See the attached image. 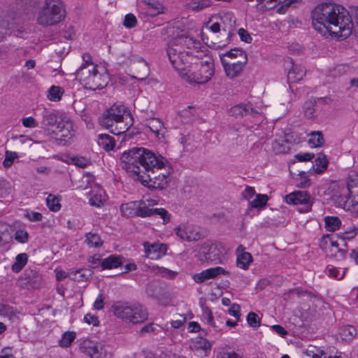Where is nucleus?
<instances>
[{
    "instance_id": "f257e3e1",
    "label": "nucleus",
    "mask_w": 358,
    "mask_h": 358,
    "mask_svg": "<svg viewBox=\"0 0 358 358\" xmlns=\"http://www.w3.org/2000/svg\"><path fill=\"white\" fill-rule=\"evenodd\" d=\"M198 33L188 31L173 38L166 48V55L172 67L178 76L189 84H205L215 74V62L208 47L220 50L226 47L229 39L227 37L219 42L210 43L201 33L202 42L196 37Z\"/></svg>"
},
{
    "instance_id": "f03ea898",
    "label": "nucleus",
    "mask_w": 358,
    "mask_h": 358,
    "mask_svg": "<svg viewBox=\"0 0 358 358\" xmlns=\"http://www.w3.org/2000/svg\"><path fill=\"white\" fill-rule=\"evenodd\" d=\"M120 164L131 177L150 189H165L172 181V169L167 160L143 147L124 151Z\"/></svg>"
},
{
    "instance_id": "7ed1b4c3",
    "label": "nucleus",
    "mask_w": 358,
    "mask_h": 358,
    "mask_svg": "<svg viewBox=\"0 0 358 358\" xmlns=\"http://www.w3.org/2000/svg\"><path fill=\"white\" fill-rule=\"evenodd\" d=\"M313 28L324 36L345 38L350 35L352 24L344 8L331 3L317 5L312 11Z\"/></svg>"
},
{
    "instance_id": "20e7f679",
    "label": "nucleus",
    "mask_w": 358,
    "mask_h": 358,
    "mask_svg": "<svg viewBox=\"0 0 358 358\" xmlns=\"http://www.w3.org/2000/svg\"><path fill=\"white\" fill-rule=\"evenodd\" d=\"M100 123L107 129H112L116 135L127 131L133 124V117L127 107L115 103L107 109L100 119Z\"/></svg>"
},
{
    "instance_id": "39448f33",
    "label": "nucleus",
    "mask_w": 358,
    "mask_h": 358,
    "mask_svg": "<svg viewBox=\"0 0 358 358\" xmlns=\"http://www.w3.org/2000/svg\"><path fill=\"white\" fill-rule=\"evenodd\" d=\"M229 252V248L222 242L208 239L196 246L194 257L201 263L224 264L228 261Z\"/></svg>"
},
{
    "instance_id": "423d86ee",
    "label": "nucleus",
    "mask_w": 358,
    "mask_h": 358,
    "mask_svg": "<svg viewBox=\"0 0 358 358\" xmlns=\"http://www.w3.org/2000/svg\"><path fill=\"white\" fill-rule=\"evenodd\" d=\"M43 122L50 137L58 144L65 145L71 140L73 126L69 118L50 113L44 116Z\"/></svg>"
},
{
    "instance_id": "0eeeda50",
    "label": "nucleus",
    "mask_w": 358,
    "mask_h": 358,
    "mask_svg": "<svg viewBox=\"0 0 358 358\" xmlns=\"http://www.w3.org/2000/svg\"><path fill=\"white\" fill-rule=\"evenodd\" d=\"M332 200L336 206L350 210L358 205V174L348 176L346 184L334 188Z\"/></svg>"
},
{
    "instance_id": "6e6552de",
    "label": "nucleus",
    "mask_w": 358,
    "mask_h": 358,
    "mask_svg": "<svg viewBox=\"0 0 358 358\" xmlns=\"http://www.w3.org/2000/svg\"><path fill=\"white\" fill-rule=\"evenodd\" d=\"M77 78L86 88L92 90L103 88L109 81L104 66L87 62L83 64L77 71Z\"/></svg>"
},
{
    "instance_id": "1a4fd4ad",
    "label": "nucleus",
    "mask_w": 358,
    "mask_h": 358,
    "mask_svg": "<svg viewBox=\"0 0 358 358\" xmlns=\"http://www.w3.org/2000/svg\"><path fill=\"white\" fill-rule=\"evenodd\" d=\"M65 16L62 0H45L36 14V22L42 26H52L60 22Z\"/></svg>"
},
{
    "instance_id": "9d476101",
    "label": "nucleus",
    "mask_w": 358,
    "mask_h": 358,
    "mask_svg": "<svg viewBox=\"0 0 358 358\" xmlns=\"http://www.w3.org/2000/svg\"><path fill=\"white\" fill-rule=\"evenodd\" d=\"M114 314L126 322L140 324L147 320V310L140 305H131L126 302H117L113 306Z\"/></svg>"
},
{
    "instance_id": "9b49d317",
    "label": "nucleus",
    "mask_w": 358,
    "mask_h": 358,
    "mask_svg": "<svg viewBox=\"0 0 358 358\" xmlns=\"http://www.w3.org/2000/svg\"><path fill=\"white\" fill-rule=\"evenodd\" d=\"M176 235L182 241L192 242L205 237V234L197 226L189 222H183L174 228Z\"/></svg>"
},
{
    "instance_id": "f8f14e48",
    "label": "nucleus",
    "mask_w": 358,
    "mask_h": 358,
    "mask_svg": "<svg viewBox=\"0 0 358 358\" xmlns=\"http://www.w3.org/2000/svg\"><path fill=\"white\" fill-rule=\"evenodd\" d=\"M320 247L324 250L329 256L338 261L343 260L346 257L347 250L341 248L337 241L331 235L327 234L322 237Z\"/></svg>"
},
{
    "instance_id": "ddd939ff",
    "label": "nucleus",
    "mask_w": 358,
    "mask_h": 358,
    "mask_svg": "<svg viewBox=\"0 0 358 358\" xmlns=\"http://www.w3.org/2000/svg\"><path fill=\"white\" fill-rule=\"evenodd\" d=\"M285 201L290 205H302L303 210H300V212L307 213L311 209L313 199L306 191H295L286 195Z\"/></svg>"
},
{
    "instance_id": "4468645a",
    "label": "nucleus",
    "mask_w": 358,
    "mask_h": 358,
    "mask_svg": "<svg viewBox=\"0 0 358 358\" xmlns=\"http://www.w3.org/2000/svg\"><path fill=\"white\" fill-rule=\"evenodd\" d=\"M261 113V108L251 101L240 103L232 106L229 110L230 115L236 118H241L248 115L255 117Z\"/></svg>"
},
{
    "instance_id": "2eb2a0df",
    "label": "nucleus",
    "mask_w": 358,
    "mask_h": 358,
    "mask_svg": "<svg viewBox=\"0 0 358 358\" xmlns=\"http://www.w3.org/2000/svg\"><path fill=\"white\" fill-rule=\"evenodd\" d=\"M229 271L226 270L224 268L215 266L208 268L199 273H194L192 275V278L196 283L201 284L206 280L215 279L220 275L229 276Z\"/></svg>"
},
{
    "instance_id": "dca6fc26",
    "label": "nucleus",
    "mask_w": 358,
    "mask_h": 358,
    "mask_svg": "<svg viewBox=\"0 0 358 358\" xmlns=\"http://www.w3.org/2000/svg\"><path fill=\"white\" fill-rule=\"evenodd\" d=\"M89 203L94 207L101 208L105 205L108 197L103 188L97 183L94 184L93 189L86 194Z\"/></svg>"
},
{
    "instance_id": "f3484780",
    "label": "nucleus",
    "mask_w": 358,
    "mask_h": 358,
    "mask_svg": "<svg viewBox=\"0 0 358 358\" xmlns=\"http://www.w3.org/2000/svg\"><path fill=\"white\" fill-rule=\"evenodd\" d=\"M303 358H342L337 354L333 355L329 348H319L309 345L303 351Z\"/></svg>"
},
{
    "instance_id": "a211bd4d",
    "label": "nucleus",
    "mask_w": 358,
    "mask_h": 358,
    "mask_svg": "<svg viewBox=\"0 0 358 358\" xmlns=\"http://www.w3.org/2000/svg\"><path fill=\"white\" fill-rule=\"evenodd\" d=\"M143 248L146 257L153 260L161 259L166 255L167 250L166 245L161 243L145 242L143 243Z\"/></svg>"
},
{
    "instance_id": "6ab92c4d",
    "label": "nucleus",
    "mask_w": 358,
    "mask_h": 358,
    "mask_svg": "<svg viewBox=\"0 0 358 358\" xmlns=\"http://www.w3.org/2000/svg\"><path fill=\"white\" fill-rule=\"evenodd\" d=\"M190 346L198 356L206 357L210 352L212 343L204 338L196 337L192 341Z\"/></svg>"
},
{
    "instance_id": "aec40b11",
    "label": "nucleus",
    "mask_w": 358,
    "mask_h": 358,
    "mask_svg": "<svg viewBox=\"0 0 358 358\" xmlns=\"http://www.w3.org/2000/svg\"><path fill=\"white\" fill-rule=\"evenodd\" d=\"M220 58L227 76L231 78L238 76L243 71L244 65L246 63V62L244 61H237L236 62L230 63L227 62L225 58H223L222 55H220Z\"/></svg>"
},
{
    "instance_id": "412c9836",
    "label": "nucleus",
    "mask_w": 358,
    "mask_h": 358,
    "mask_svg": "<svg viewBox=\"0 0 358 358\" xmlns=\"http://www.w3.org/2000/svg\"><path fill=\"white\" fill-rule=\"evenodd\" d=\"M138 203V216L141 217H148L155 215L154 208L157 202L155 199H148L141 201H137Z\"/></svg>"
},
{
    "instance_id": "4be33fe9",
    "label": "nucleus",
    "mask_w": 358,
    "mask_h": 358,
    "mask_svg": "<svg viewBox=\"0 0 358 358\" xmlns=\"http://www.w3.org/2000/svg\"><path fill=\"white\" fill-rule=\"evenodd\" d=\"M253 261L250 253L245 252L243 245H239L236 249V266L244 271L249 268Z\"/></svg>"
},
{
    "instance_id": "5701e85b",
    "label": "nucleus",
    "mask_w": 358,
    "mask_h": 358,
    "mask_svg": "<svg viewBox=\"0 0 358 358\" xmlns=\"http://www.w3.org/2000/svg\"><path fill=\"white\" fill-rule=\"evenodd\" d=\"M106 347L101 343H91L88 353L91 358H110L111 355Z\"/></svg>"
},
{
    "instance_id": "b1692460",
    "label": "nucleus",
    "mask_w": 358,
    "mask_h": 358,
    "mask_svg": "<svg viewBox=\"0 0 358 358\" xmlns=\"http://www.w3.org/2000/svg\"><path fill=\"white\" fill-rule=\"evenodd\" d=\"M305 74L306 69L303 66L292 64L287 73V80L291 83H297L303 78Z\"/></svg>"
},
{
    "instance_id": "393cba45",
    "label": "nucleus",
    "mask_w": 358,
    "mask_h": 358,
    "mask_svg": "<svg viewBox=\"0 0 358 358\" xmlns=\"http://www.w3.org/2000/svg\"><path fill=\"white\" fill-rule=\"evenodd\" d=\"M148 127L159 140L163 139L165 134V128L163 122L158 118H152L148 122Z\"/></svg>"
},
{
    "instance_id": "a878e982",
    "label": "nucleus",
    "mask_w": 358,
    "mask_h": 358,
    "mask_svg": "<svg viewBox=\"0 0 358 358\" xmlns=\"http://www.w3.org/2000/svg\"><path fill=\"white\" fill-rule=\"evenodd\" d=\"M329 160L327 156L323 153H319L315 160V166H313L310 171H313L315 174L323 173L328 167Z\"/></svg>"
},
{
    "instance_id": "bb28decb",
    "label": "nucleus",
    "mask_w": 358,
    "mask_h": 358,
    "mask_svg": "<svg viewBox=\"0 0 358 358\" xmlns=\"http://www.w3.org/2000/svg\"><path fill=\"white\" fill-rule=\"evenodd\" d=\"M298 2V0H266L268 4H272L270 8H276L279 14H283L287 9L293 4Z\"/></svg>"
},
{
    "instance_id": "cd10ccee",
    "label": "nucleus",
    "mask_w": 358,
    "mask_h": 358,
    "mask_svg": "<svg viewBox=\"0 0 358 358\" xmlns=\"http://www.w3.org/2000/svg\"><path fill=\"white\" fill-rule=\"evenodd\" d=\"M357 334L355 328L351 325L341 327L337 333V338L344 341H351Z\"/></svg>"
},
{
    "instance_id": "c85d7f7f",
    "label": "nucleus",
    "mask_w": 358,
    "mask_h": 358,
    "mask_svg": "<svg viewBox=\"0 0 358 358\" xmlns=\"http://www.w3.org/2000/svg\"><path fill=\"white\" fill-rule=\"evenodd\" d=\"M55 272L56 278L57 280H63L67 277H69L70 278L75 280H82L86 277V275L83 273V270H78L76 271H71L70 273H66V271L62 270H56Z\"/></svg>"
},
{
    "instance_id": "c756f323",
    "label": "nucleus",
    "mask_w": 358,
    "mask_h": 358,
    "mask_svg": "<svg viewBox=\"0 0 358 358\" xmlns=\"http://www.w3.org/2000/svg\"><path fill=\"white\" fill-rule=\"evenodd\" d=\"M120 212L122 215L127 217L138 216L137 201H130L121 205Z\"/></svg>"
},
{
    "instance_id": "7c9ffc66",
    "label": "nucleus",
    "mask_w": 358,
    "mask_h": 358,
    "mask_svg": "<svg viewBox=\"0 0 358 358\" xmlns=\"http://www.w3.org/2000/svg\"><path fill=\"white\" fill-rule=\"evenodd\" d=\"M268 196L266 194H256L254 199L250 201L248 207L250 208L263 209L267 204Z\"/></svg>"
},
{
    "instance_id": "2f4dec72",
    "label": "nucleus",
    "mask_w": 358,
    "mask_h": 358,
    "mask_svg": "<svg viewBox=\"0 0 358 358\" xmlns=\"http://www.w3.org/2000/svg\"><path fill=\"white\" fill-rule=\"evenodd\" d=\"M97 143L106 151L112 150L115 144L114 138L108 134H99Z\"/></svg>"
},
{
    "instance_id": "473e14b6",
    "label": "nucleus",
    "mask_w": 358,
    "mask_h": 358,
    "mask_svg": "<svg viewBox=\"0 0 358 358\" xmlns=\"http://www.w3.org/2000/svg\"><path fill=\"white\" fill-rule=\"evenodd\" d=\"M64 93L63 87L57 85H52L47 91V99L50 101L57 102L62 99Z\"/></svg>"
},
{
    "instance_id": "72a5a7b5",
    "label": "nucleus",
    "mask_w": 358,
    "mask_h": 358,
    "mask_svg": "<svg viewBox=\"0 0 358 358\" xmlns=\"http://www.w3.org/2000/svg\"><path fill=\"white\" fill-rule=\"evenodd\" d=\"M121 264V257L118 255H113L103 259L101 266L103 269H112L117 268Z\"/></svg>"
},
{
    "instance_id": "f704fd0d",
    "label": "nucleus",
    "mask_w": 358,
    "mask_h": 358,
    "mask_svg": "<svg viewBox=\"0 0 358 358\" xmlns=\"http://www.w3.org/2000/svg\"><path fill=\"white\" fill-rule=\"evenodd\" d=\"M347 270V268H341L329 265L326 268V273L330 278L341 280L345 276Z\"/></svg>"
},
{
    "instance_id": "c9c22d12",
    "label": "nucleus",
    "mask_w": 358,
    "mask_h": 358,
    "mask_svg": "<svg viewBox=\"0 0 358 358\" xmlns=\"http://www.w3.org/2000/svg\"><path fill=\"white\" fill-rule=\"evenodd\" d=\"M85 242L90 248H100L103 245V241L99 235L94 232L85 234Z\"/></svg>"
},
{
    "instance_id": "e433bc0d",
    "label": "nucleus",
    "mask_w": 358,
    "mask_h": 358,
    "mask_svg": "<svg viewBox=\"0 0 358 358\" xmlns=\"http://www.w3.org/2000/svg\"><path fill=\"white\" fill-rule=\"evenodd\" d=\"M324 224L327 231L334 232L339 229L341 221L338 217L327 216L324 217Z\"/></svg>"
},
{
    "instance_id": "4c0bfd02",
    "label": "nucleus",
    "mask_w": 358,
    "mask_h": 358,
    "mask_svg": "<svg viewBox=\"0 0 358 358\" xmlns=\"http://www.w3.org/2000/svg\"><path fill=\"white\" fill-rule=\"evenodd\" d=\"M324 140L320 131H313L310 134L308 144L310 148H319L323 145Z\"/></svg>"
},
{
    "instance_id": "58836bf2",
    "label": "nucleus",
    "mask_w": 358,
    "mask_h": 358,
    "mask_svg": "<svg viewBox=\"0 0 358 358\" xmlns=\"http://www.w3.org/2000/svg\"><path fill=\"white\" fill-rule=\"evenodd\" d=\"M28 256L26 253H20L15 257V261L12 265V271L15 273H19L27 264Z\"/></svg>"
},
{
    "instance_id": "ea45409f",
    "label": "nucleus",
    "mask_w": 358,
    "mask_h": 358,
    "mask_svg": "<svg viewBox=\"0 0 358 358\" xmlns=\"http://www.w3.org/2000/svg\"><path fill=\"white\" fill-rule=\"evenodd\" d=\"M220 55H222L223 58L229 57L231 59H239L238 61H247V55L245 52L238 48L231 49L229 51L226 52L225 53H221Z\"/></svg>"
},
{
    "instance_id": "a19ab883",
    "label": "nucleus",
    "mask_w": 358,
    "mask_h": 358,
    "mask_svg": "<svg viewBox=\"0 0 358 358\" xmlns=\"http://www.w3.org/2000/svg\"><path fill=\"white\" fill-rule=\"evenodd\" d=\"M46 205L48 209L52 212H58L61 209L60 199L58 196L50 194L46 198Z\"/></svg>"
},
{
    "instance_id": "79ce46f5",
    "label": "nucleus",
    "mask_w": 358,
    "mask_h": 358,
    "mask_svg": "<svg viewBox=\"0 0 358 358\" xmlns=\"http://www.w3.org/2000/svg\"><path fill=\"white\" fill-rule=\"evenodd\" d=\"M149 268L155 273L156 274H159L162 277H165L167 278H173L176 277L177 273L176 271L169 270L164 267H159L157 265L153 264L152 266H149Z\"/></svg>"
},
{
    "instance_id": "37998d69",
    "label": "nucleus",
    "mask_w": 358,
    "mask_h": 358,
    "mask_svg": "<svg viewBox=\"0 0 358 358\" xmlns=\"http://www.w3.org/2000/svg\"><path fill=\"white\" fill-rule=\"evenodd\" d=\"M75 338L76 333L74 331H66L62 334L59 345L62 348H68L71 345Z\"/></svg>"
},
{
    "instance_id": "c03bdc74",
    "label": "nucleus",
    "mask_w": 358,
    "mask_h": 358,
    "mask_svg": "<svg viewBox=\"0 0 358 358\" xmlns=\"http://www.w3.org/2000/svg\"><path fill=\"white\" fill-rule=\"evenodd\" d=\"M19 157L18 153L14 151L6 150L5 152V158L3 161V166L4 168H10L14 161Z\"/></svg>"
},
{
    "instance_id": "a18cd8bd",
    "label": "nucleus",
    "mask_w": 358,
    "mask_h": 358,
    "mask_svg": "<svg viewBox=\"0 0 358 358\" xmlns=\"http://www.w3.org/2000/svg\"><path fill=\"white\" fill-rule=\"evenodd\" d=\"M202 319L209 326L215 327V322L211 310L206 306L202 307Z\"/></svg>"
},
{
    "instance_id": "49530a36",
    "label": "nucleus",
    "mask_w": 358,
    "mask_h": 358,
    "mask_svg": "<svg viewBox=\"0 0 358 358\" xmlns=\"http://www.w3.org/2000/svg\"><path fill=\"white\" fill-rule=\"evenodd\" d=\"M82 182L83 183V185H80V187L82 189H85L90 188L91 189H92L94 184L96 183L95 178L92 174L87 173L83 176Z\"/></svg>"
},
{
    "instance_id": "de8ad7c7",
    "label": "nucleus",
    "mask_w": 358,
    "mask_h": 358,
    "mask_svg": "<svg viewBox=\"0 0 358 358\" xmlns=\"http://www.w3.org/2000/svg\"><path fill=\"white\" fill-rule=\"evenodd\" d=\"M211 3L210 0H199L198 1L191 2L189 6L193 10L199 11L210 6Z\"/></svg>"
},
{
    "instance_id": "09e8293b",
    "label": "nucleus",
    "mask_w": 358,
    "mask_h": 358,
    "mask_svg": "<svg viewBox=\"0 0 358 358\" xmlns=\"http://www.w3.org/2000/svg\"><path fill=\"white\" fill-rule=\"evenodd\" d=\"M14 238L20 243H26L29 241V233L24 229H17L15 232Z\"/></svg>"
},
{
    "instance_id": "8fccbe9b",
    "label": "nucleus",
    "mask_w": 358,
    "mask_h": 358,
    "mask_svg": "<svg viewBox=\"0 0 358 358\" xmlns=\"http://www.w3.org/2000/svg\"><path fill=\"white\" fill-rule=\"evenodd\" d=\"M24 216L31 222H38L43 219L41 213L29 209L24 210Z\"/></svg>"
},
{
    "instance_id": "3c124183",
    "label": "nucleus",
    "mask_w": 358,
    "mask_h": 358,
    "mask_svg": "<svg viewBox=\"0 0 358 358\" xmlns=\"http://www.w3.org/2000/svg\"><path fill=\"white\" fill-rule=\"evenodd\" d=\"M155 215H158L163 220V224H166L171 220V214L163 208H156L155 210Z\"/></svg>"
},
{
    "instance_id": "603ef678",
    "label": "nucleus",
    "mask_w": 358,
    "mask_h": 358,
    "mask_svg": "<svg viewBox=\"0 0 358 358\" xmlns=\"http://www.w3.org/2000/svg\"><path fill=\"white\" fill-rule=\"evenodd\" d=\"M247 322L252 328H257L260 326V318L255 313H250L247 316Z\"/></svg>"
},
{
    "instance_id": "864d4df0",
    "label": "nucleus",
    "mask_w": 358,
    "mask_h": 358,
    "mask_svg": "<svg viewBox=\"0 0 358 358\" xmlns=\"http://www.w3.org/2000/svg\"><path fill=\"white\" fill-rule=\"evenodd\" d=\"M68 163H71L78 167L83 168L88 164L89 161L83 157H73L69 159Z\"/></svg>"
},
{
    "instance_id": "5fc2aeb1",
    "label": "nucleus",
    "mask_w": 358,
    "mask_h": 358,
    "mask_svg": "<svg viewBox=\"0 0 358 358\" xmlns=\"http://www.w3.org/2000/svg\"><path fill=\"white\" fill-rule=\"evenodd\" d=\"M23 127L29 129H34L38 127V122L32 116L23 117L21 120Z\"/></svg>"
},
{
    "instance_id": "6e6d98bb",
    "label": "nucleus",
    "mask_w": 358,
    "mask_h": 358,
    "mask_svg": "<svg viewBox=\"0 0 358 358\" xmlns=\"http://www.w3.org/2000/svg\"><path fill=\"white\" fill-rule=\"evenodd\" d=\"M315 157L313 152H299L294 155V158L300 162L311 161Z\"/></svg>"
},
{
    "instance_id": "4d7b16f0",
    "label": "nucleus",
    "mask_w": 358,
    "mask_h": 358,
    "mask_svg": "<svg viewBox=\"0 0 358 358\" xmlns=\"http://www.w3.org/2000/svg\"><path fill=\"white\" fill-rule=\"evenodd\" d=\"M356 235L357 229L355 227H350L345 232L339 234L338 236L344 241L345 240H350L353 238Z\"/></svg>"
},
{
    "instance_id": "13d9d810",
    "label": "nucleus",
    "mask_w": 358,
    "mask_h": 358,
    "mask_svg": "<svg viewBox=\"0 0 358 358\" xmlns=\"http://www.w3.org/2000/svg\"><path fill=\"white\" fill-rule=\"evenodd\" d=\"M84 321L89 325H92L93 327H97L99 324V320L98 317L91 313H87L84 317Z\"/></svg>"
},
{
    "instance_id": "bf43d9fd",
    "label": "nucleus",
    "mask_w": 358,
    "mask_h": 358,
    "mask_svg": "<svg viewBox=\"0 0 358 358\" xmlns=\"http://www.w3.org/2000/svg\"><path fill=\"white\" fill-rule=\"evenodd\" d=\"M136 17L133 14H127L124 17V25L127 28L134 27L136 24Z\"/></svg>"
},
{
    "instance_id": "052dcab7",
    "label": "nucleus",
    "mask_w": 358,
    "mask_h": 358,
    "mask_svg": "<svg viewBox=\"0 0 358 358\" xmlns=\"http://www.w3.org/2000/svg\"><path fill=\"white\" fill-rule=\"evenodd\" d=\"M10 24L6 21L0 23V41L2 40L6 35L11 33Z\"/></svg>"
},
{
    "instance_id": "680f3d73",
    "label": "nucleus",
    "mask_w": 358,
    "mask_h": 358,
    "mask_svg": "<svg viewBox=\"0 0 358 358\" xmlns=\"http://www.w3.org/2000/svg\"><path fill=\"white\" fill-rule=\"evenodd\" d=\"M241 308L239 305L236 303L232 304L229 308L228 313L230 315L234 317L237 321L240 320L241 317Z\"/></svg>"
},
{
    "instance_id": "e2e57ef3",
    "label": "nucleus",
    "mask_w": 358,
    "mask_h": 358,
    "mask_svg": "<svg viewBox=\"0 0 358 358\" xmlns=\"http://www.w3.org/2000/svg\"><path fill=\"white\" fill-rule=\"evenodd\" d=\"M255 190L253 187H247L242 192V196L245 199L250 200L255 196Z\"/></svg>"
},
{
    "instance_id": "0e129e2a",
    "label": "nucleus",
    "mask_w": 358,
    "mask_h": 358,
    "mask_svg": "<svg viewBox=\"0 0 358 358\" xmlns=\"http://www.w3.org/2000/svg\"><path fill=\"white\" fill-rule=\"evenodd\" d=\"M12 140L17 141L20 145L26 144L31 141V138L27 135H14L12 136Z\"/></svg>"
},
{
    "instance_id": "69168bd1",
    "label": "nucleus",
    "mask_w": 358,
    "mask_h": 358,
    "mask_svg": "<svg viewBox=\"0 0 358 358\" xmlns=\"http://www.w3.org/2000/svg\"><path fill=\"white\" fill-rule=\"evenodd\" d=\"M238 35H239L241 41H243L245 43H250L252 41L251 36L249 34V33L246 30H245L243 28L239 29Z\"/></svg>"
},
{
    "instance_id": "338daca9",
    "label": "nucleus",
    "mask_w": 358,
    "mask_h": 358,
    "mask_svg": "<svg viewBox=\"0 0 358 358\" xmlns=\"http://www.w3.org/2000/svg\"><path fill=\"white\" fill-rule=\"evenodd\" d=\"M271 329L275 331L276 334H278L281 337H285L286 335H287V331L280 325L278 324H274L271 326Z\"/></svg>"
},
{
    "instance_id": "774afa93",
    "label": "nucleus",
    "mask_w": 358,
    "mask_h": 358,
    "mask_svg": "<svg viewBox=\"0 0 358 358\" xmlns=\"http://www.w3.org/2000/svg\"><path fill=\"white\" fill-rule=\"evenodd\" d=\"M0 358H15L10 348H5L0 352Z\"/></svg>"
}]
</instances>
